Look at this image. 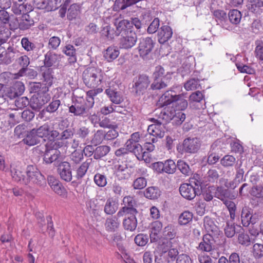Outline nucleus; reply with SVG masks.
Returning a JSON list of instances; mask_svg holds the SVG:
<instances>
[{"instance_id": "1", "label": "nucleus", "mask_w": 263, "mask_h": 263, "mask_svg": "<svg viewBox=\"0 0 263 263\" xmlns=\"http://www.w3.org/2000/svg\"><path fill=\"white\" fill-rule=\"evenodd\" d=\"M102 91V89H91L86 92V101L83 103L78 102L74 103L69 107V111L76 116L85 118L89 114V109H92L94 105V97Z\"/></svg>"}, {"instance_id": "2", "label": "nucleus", "mask_w": 263, "mask_h": 263, "mask_svg": "<svg viewBox=\"0 0 263 263\" xmlns=\"http://www.w3.org/2000/svg\"><path fill=\"white\" fill-rule=\"evenodd\" d=\"M62 143L58 141L47 142L45 145V151L43 155V161L46 164L54 163L55 165L61 162V155L58 148L62 147Z\"/></svg>"}, {"instance_id": "3", "label": "nucleus", "mask_w": 263, "mask_h": 263, "mask_svg": "<svg viewBox=\"0 0 263 263\" xmlns=\"http://www.w3.org/2000/svg\"><path fill=\"white\" fill-rule=\"evenodd\" d=\"M117 29L116 35L121 34V36L119 42L120 48L124 49L132 48L137 41V35L136 31H133V30H127L126 28L120 30L119 28V24L117 25Z\"/></svg>"}, {"instance_id": "4", "label": "nucleus", "mask_w": 263, "mask_h": 263, "mask_svg": "<svg viewBox=\"0 0 263 263\" xmlns=\"http://www.w3.org/2000/svg\"><path fill=\"white\" fill-rule=\"evenodd\" d=\"M101 70L97 67H88L83 72V80L85 84L90 88H96L101 83Z\"/></svg>"}, {"instance_id": "5", "label": "nucleus", "mask_w": 263, "mask_h": 263, "mask_svg": "<svg viewBox=\"0 0 263 263\" xmlns=\"http://www.w3.org/2000/svg\"><path fill=\"white\" fill-rule=\"evenodd\" d=\"M26 178L25 179V185L30 183L42 186L46 184V179L44 175L37 169L36 166L29 165L26 168Z\"/></svg>"}, {"instance_id": "6", "label": "nucleus", "mask_w": 263, "mask_h": 263, "mask_svg": "<svg viewBox=\"0 0 263 263\" xmlns=\"http://www.w3.org/2000/svg\"><path fill=\"white\" fill-rule=\"evenodd\" d=\"M215 240L213 236L210 234H206L203 236L197 249L201 252L209 253L212 258L217 259L219 256V253L215 250Z\"/></svg>"}, {"instance_id": "7", "label": "nucleus", "mask_w": 263, "mask_h": 263, "mask_svg": "<svg viewBox=\"0 0 263 263\" xmlns=\"http://www.w3.org/2000/svg\"><path fill=\"white\" fill-rule=\"evenodd\" d=\"M150 83L148 76L145 74H140L135 77L133 81L131 92L135 96L143 95Z\"/></svg>"}, {"instance_id": "8", "label": "nucleus", "mask_w": 263, "mask_h": 263, "mask_svg": "<svg viewBox=\"0 0 263 263\" xmlns=\"http://www.w3.org/2000/svg\"><path fill=\"white\" fill-rule=\"evenodd\" d=\"M30 13H24L20 17L19 20L15 17L16 23L11 21L9 23L11 29H15L17 28H19L20 30L24 31L28 30L34 26L35 22Z\"/></svg>"}, {"instance_id": "9", "label": "nucleus", "mask_w": 263, "mask_h": 263, "mask_svg": "<svg viewBox=\"0 0 263 263\" xmlns=\"http://www.w3.org/2000/svg\"><path fill=\"white\" fill-rule=\"evenodd\" d=\"M35 130L37 133V136L43 141H46V139L49 140L48 142L55 141V139L59 136V132L52 129L47 123L35 128Z\"/></svg>"}, {"instance_id": "10", "label": "nucleus", "mask_w": 263, "mask_h": 263, "mask_svg": "<svg viewBox=\"0 0 263 263\" xmlns=\"http://www.w3.org/2000/svg\"><path fill=\"white\" fill-rule=\"evenodd\" d=\"M155 44V42L151 37L141 38L138 48L140 57L143 59H147L148 55L152 52Z\"/></svg>"}, {"instance_id": "11", "label": "nucleus", "mask_w": 263, "mask_h": 263, "mask_svg": "<svg viewBox=\"0 0 263 263\" xmlns=\"http://www.w3.org/2000/svg\"><path fill=\"white\" fill-rule=\"evenodd\" d=\"M201 141L196 137L185 138L182 143V152L188 154H195L200 148Z\"/></svg>"}, {"instance_id": "12", "label": "nucleus", "mask_w": 263, "mask_h": 263, "mask_svg": "<svg viewBox=\"0 0 263 263\" xmlns=\"http://www.w3.org/2000/svg\"><path fill=\"white\" fill-rule=\"evenodd\" d=\"M179 192L183 197L189 200L193 199L202 193L201 189L195 188L193 184L188 183L181 184L179 187Z\"/></svg>"}, {"instance_id": "13", "label": "nucleus", "mask_w": 263, "mask_h": 263, "mask_svg": "<svg viewBox=\"0 0 263 263\" xmlns=\"http://www.w3.org/2000/svg\"><path fill=\"white\" fill-rule=\"evenodd\" d=\"M58 167V172L61 179L66 182H70L72 176L69 163L66 161L61 162Z\"/></svg>"}, {"instance_id": "14", "label": "nucleus", "mask_w": 263, "mask_h": 263, "mask_svg": "<svg viewBox=\"0 0 263 263\" xmlns=\"http://www.w3.org/2000/svg\"><path fill=\"white\" fill-rule=\"evenodd\" d=\"M25 165L21 163L17 164L11 170L13 179L16 182L25 183L26 178Z\"/></svg>"}, {"instance_id": "15", "label": "nucleus", "mask_w": 263, "mask_h": 263, "mask_svg": "<svg viewBox=\"0 0 263 263\" xmlns=\"http://www.w3.org/2000/svg\"><path fill=\"white\" fill-rule=\"evenodd\" d=\"M118 24L120 30L126 28L127 30L135 31L134 26L137 30L140 29L142 26V23L138 17L132 18L130 21L123 20L120 21Z\"/></svg>"}, {"instance_id": "16", "label": "nucleus", "mask_w": 263, "mask_h": 263, "mask_svg": "<svg viewBox=\"0 0 263 263\" xmlns=\"http://www.w3.org/2000/svg\"><path fill=\"white\" fill-rule=\"evenodd\" d=\"M173 31L171 27L163 25L158 31V42L160 44H164L172 36Z\"/></svg>"}, {"instance_id": "17", "label": "nucleus", "mask_w": 263, "mask_h": 263, "mask_svg": "<svg viewBox=\"0 0 263 263\" xmlns=\"http://www.w3.org/2000/svg\"><path fill=\"white\" fill-rule=\"evenodd\" d=\"M253 210L249 206H245L242 208L241 213V223L243 227H248L251 223H255L253 218Z\"/></svg>"}, {"instance_id": "18", "label": "nucleus", "mask_w": 263, "mask_h": 263, "mask_svg": "<svg viewBox=\"0 0 263 263\" xmlns=\"http://www.w3.org/2000/svg\"><path fill=\"white\" fill-rule=\"evenodd\" d=\"M12 11L15 15L23 14L24 13L30 12L32 11V6L25 2L12 3Z\"/></svg>"}, {"instance_id": "19", "label": "nucleus", "mask_w": 263, "mask_h": 263, "mask_svg": "<svg viewBox=\"0 0 263 263\" xmlns=\"http://www.w3.org/2000/svg\"><path fill=\"white\" fill-rule=\"evenodd\" d=\"M177 95L172 90L166 91L159 99L158 105L163 107L173 104Z\"/></svg>"}, {"instance_id": "20", "label": "nucleus", "mask_w": 263, "mask_h": 263, "mask_svg": "<svg viewBox=\"0 0 263 263\" xmlns=\"http://www.w3.org/2000/svg\"><path fill=\"white\" fill-rule=\"evenodd\" d=\"M162 228V223L159 221L152 223L149 237L151 242H157L160 239L159 233Z\"/></svg>"}, {"instance_id": "21", "label": "nucleus", "mask_w": 263, "mask_h": 263, "mask_svg": "<svg viewBox=\"0 0 263 263\" xmlns=\"http://www.w3.org/2000/svg\"><path fill=\"white\" fill-rule=\"evenodd\" d=\"M41 140L40 137L37 136V133L34 128L27 132L23 141L25 144L29 146H33L39 144Z\"/></svg>"}, {"instance_id": "22", "label": "nucleus", "mask_w": 263, "mask_h": 263, "mask_svg": "<svg viewBox=\"0 0 263 263\" xmlns=\"http://www.w3.org/2000/svg\"><path fill=\"white\" fill-rule=\"evenodd\" d=\"M117 215L106 218L105 222L106 230L108 232H115L119 228L120 221Z\"/></svg>"}, {"instance_id": "23", "label": "nucleus", "mask_w": 263, "mask_h": 263, "mask_svg": "<svg viewBox=\"0 0 263 263\" xmlns=\"http://www.w3.org/2000/svg\"><path fill=\"white\" fill-rule=\"evenodd\" d=\"M153 120L156 121L157 124H152L148 126L147 128L148 133L159 138L163 137L164 132L160 129L161 123L154 119Z\"/></svg>"}, {"instance_id": "24", "label": "nucleus", "mask_w": 263, "mask_h": 263, "mask_svg": "<svg viewBox=\"0 0 263 263\" xmlns=\"http://www.w3.org/2000/svg\"><path fill=\"white\" fill-rule=\"evenodd\" d=\"M175 112L176 109H173V107L166 106L161 111L159 115V118L161 119L166 123L169 122L173 119Z\"/></svg>"}, {"instance_id": "25", "label": "nucleus", "mask_w": 263, "mask_h": 263, "mask_svg": "<svg viewBox=\"0 0 263 263\" xmlns=\"http://www.w3.org/2000/svg\"><path fill=\"white\" fill-rule=\"evenodd\" d=\"M105 93L114 104H119L123 101V98L121 93L110 88L106 89Z\"/></svg>"}, {"instance_id": "26", "label": "nucleus", "mask_w": 263, "mask_h": 263, "mask_svg": "<svg viewBox=\"0 0 263 263\" xmlns=\"http://www.w3.org/2000/svg\"><path fill=\"white\" fill-rule=\"evenodd\" d=\"M240 231L238 232V242L243 246H249L251 243H253L254 240H252L249 235L247 233L245 232L243 229L241 227H240Z\"/></svg>"}, {"instance_id": "27", "label": "nucleus", "mask_w": 263, "mask_h": 263, "mask_svg": "<svg viewBox=\"0 0 263 263\" xmlns=\"http://www.w3.org/2000/svg\"><path fill=\"white\" fill-rule=\"evenodd\" d=\"M228 17L232 24L236 25L240 23L242 18V14L237 9H232L229 11Z\"/></svg>"}, {"instance_id": "28", "label": "nucleus", "mask_w": 263, "mask_h": 263, "mask_svg": "<svg viewBox=\"0 0 263 263\" xmlns=\"http://www.w3.org/2000/svg\"><path fill=\"white\" fill-rule=\"evenodd\" d=\"M161 195V192L156 186H150L144 191V196L146 198L151 200L158 199Z\"/></svg>"}, {"instance_id": "29", "label": "nucleus", "mask_w": 263, "mask_h": 263, "mask_svg": "<svg viewBox=\"0 0 263 263\" xmlns=\"http://www.w3.org/2000/svg\"><path fill=\"white\" fill-rule=\"evenodd\" d=\"M45 69H43L42 77L43 78V82L44 84L48 86V88L50 87L53 84V77L52 75V69L49 68V67H45Z\"/></svg>"}, {"instance_id": "30", "label": "nucleus", "mask_w": 263, "mask_h": 263, "mask_svg": "<svg viewBox=\"0 0 263 263\" xmlns=\"http://www.w3.org/2000/svg\"><path fill=\"white\" fill-rule=\"evenodd\" d=\"M81 12V6L78 4L71 5L67 10V17L69 21H72L77 18Z\"/></svg>"}, {"instance_id": "31", "label": "nucleus", "mask_w": 263, "mask_h": 263, "mask_svg": "<svg viewBox=\"0 0 263 263\" xmlns=\"http://www.w3.org/2000/svg\"><path fill=\"white\" fill-rule=\"evenodd\" d=\"M124 228L128 231H134L137 226V220L136 217H125L123 221Z\"/></svg>"}, {"instance_id": "32", "label": "nucleus", "mask_w": 263, "mask_h": 263, "mask_svg": "<svg viewBox=\"0 0 263 263\" xmlns=\"http://www.w3.org/2000/svg\"><path fill=\"white\" fill-rule=\"evenodd\" d=\"M110 148L107 145H100L95 148L94 159L100 160L106 156L110 152Z\"/></svg>"}, {"instance_id": "33", "label": "nucleus", "mask_w": 263, "mask_h": 263, "mask_svg": "<svg viewBox=\"0 0 263 263\" xmlns=\"http://www.w3.org/2000/svg\"><path fill=\"white\" fill-rule=\"evenodd\" d=\"M193 214L189 211H185L180 214L178 219V224L185 226L192 221Z\"/></svg>"}, {"instance_id": "34", "label": "nucleus", "mask_w": 263, "mask_h": 263, "mask_svg": "<svg viewBox=\"0 0 263 263\" xmlns=\"http://www.w3.org/2000/svg\"><path fill=\"white\" fill-rule=\"evenodd\" d=\"M248 9L254 13L260 14L263 7V2L261 0H250L247 5Z\"/></svg>"}, {"instance_id": "35", "label": "nucleus", "mask_w": 263, "mask_h": 263, "mask_svg": "<svg viewBox=\"0 0 263 263\" xmlns=\"http://www.w3.org/2000/svg\"><path fill=\"white\" fill-rule=\"evenodd\" d=\"M246 177H249V180L254 185H256L263 181V172L257 173L247 172Z\"/></svg>"}, {"instance_id": "36", "label": "nucleus", "mask_w": 263, "mask_h": 263, "mask_svg": "<svg viewBox=\"0 0 263 263\" xmlns=\"http://www.w3.org/2000/svg\"><path fill=\"white\" fill-rule=\"evenodd\" d=\"M188 103L187 100L180 95H177V97L175 98L173 104V106H174L176 110L179 111L185 109Z\"/></svg>"}, {"instance_id": "37", "label": "nucleus", "mask_w": 263, "mask_h": 263, "mask_svg": "<svg viewBox=\"0 0 263 263\" xmlns=\"http://www.w3.org/2000/svg\"><path fill=\"white\" fill-rule=\"evenodd\" d=\"M44 66H53L59 61V56L52 52L48 51L45 55Z\"/></svg>"}, {"instance_id": "38", "label": "nucleus", "mask_w": 263, "mask_h": 263, "mask_svg": "<svg viewBox=\"0 0 263 263\" xmlns=\"http://www.w3.org/2000/svg\"><path fill=\"white\" fill-rule=\"evenodd\" d=\"M62 51L67 55L70 56L69 58V62L70 64H73L76 62V49L72 45L68 44L64 46Z\"/></svg>"}, {"instance_id": "39", "label": "nucleus", "mask_w": 263, "mask_h": 263, "mask_svg": "<svg viewBox=\"0 0 263 263\" xmlns=\"http://www.w3.org/2000/svg\"><path fill=\"white\" fill-rule=\"evenodd\" d=\"M137 213L138 211L134 207H122L117 213V216L121 217L125 215L126 217H136Z\"/></svg>"}, {"instance_id": "40", "label": "nucleus", "mask_w": 263, "mask_h": 263, "mask_svg": "<svg viewBox=\"0 0 263 263\" xmlns=\"http://www.w3.org/2000/svg\"><path fill=\"white\" fill-rule=\"evenodd\" d=\"M119 54V50L115 47H109L106 49L104 57L108 62H111L116 59Z\"/></svg>"}, {"instance_id": "41", "label": "nucleus", "mask_w": 263, "mask_h": 263, "mask_svg": "<svg viewBox=\"0 0 263 263\" xmlns=\"http://www.w3.org/2000/svg\"><path fill=\"white\" fill-rule=\"evenodd\" d=\"M105 139V132L102 130H98L93 135L90 143L94 146L101 144Z\"/></svg>"}, {"instance_id": "42", "label": "nucleus", "mask_w": 263, "mask_h": 263, "mask_svg": "<svg viewBox=\"0 0 263 263\" xmlns=\"http://www.w3.org/2000/svg\"><path fill=\"white\" fill-rule=\"evenodd\" d=\"M117 203L112 200L109 199L107 200L104 206V212L108 215H112L117 210Z\"/></svg>"}, {"instance_id": "43", "label": "nucleus", "mask_w": 263, "mask_h": 263, "mask_svg": "<svg viewBox=\"0 0 263 263\" xmlns=\"http://www.w3.org/2000/svg\"><path fill=\"white\" fill-rule=\"evenodd\" d=\"M177 168L186 176H189L192 174V171L188 164L182 160H179L176 164Z\"/></svg>"}, {"instance_id": "44", "label": "nucleus", "mask_w": 263, "mask_h": 263, "mask_svg": "<svg viewBox=\"0 0 263 263\" xmlns=\"http://www.w3.org/2000/svg\"><path fill=\"white\" fill-rule=\"evenodd\" d=\"M163 234L167 239H174L176 235V230L175 226L172 224H168L164 228Z\"/></svg>"}, {"instance_id": "45", "label": "nucleus", "mask_w": 263, "mask_h": 263, "mask_svg": "<svg viewBox=\"0 0 263 263\" xmlns=\"http://www.w3.org/2000/svg\"><path fill=\"white\" fill-rule=\"evenodd\" d=\"M176 168V164L173 160L168 159L164 162V173L168 174H173L175 172Z\"/></svg>"}, {"instance_id": "46", "label": "nucleus", "mask_w": 263, "mask_h": 263, "mask_svg": "<svg viewBox=\"0 0 263 263\" xmlns=\"http://www.w3.org/2000/svg\"><path fill=\"white\" fill-rule=\"evenodd\" d=\"M204 227L208 232H215L217 230V227L213 220L209 217L206 216L203 220Z\"/></svg>"}, {"instance_id": "47", "label": "nucleus", "mask_w": 263, "mask_h": 263, "mask_svg": "<svg viewBox=\"0 0 263 263\" xmlns=\"http://www.w3.org/2000/svg\"><path fill=\"white\" fill-rule=\"evenodd\" d=\"M252 254L256 259H260L263 257V243H255L252 248Z\"/></svg>"}, {"instance_id": "48", "label": "nucleus", "mask_w": 263, "mask_h": 263, "mask_svg": "<svg viewBox=\"0 0 263 263\" xmlns=\"http://www.w3.org/2000/svg\"><path fill=\"white\" fill-rule=\"evenodd\" d=\"M90 160H87L85 162H83L77 170L76 177L79 179H81L85 175L89 164L90 163Z\"/></svg>"}, {"instance_id": "49", "label": "nucleus", "mask_w": 263, "mask_h": 263, "mask_svg": "<svg viewBox=\"0 0 263 263\" xmlns=\"http://www.w3.org/2000/svg\"><path fill=\"white\" fill-rule=\"evenodd\" d=\"M147 185V180L144 177H138L133 183V187L135 190H141Z\"/></svg>"}, {"instance_id": "50", "label": "nucleus", "mask_w": 263, "mask_h": 263, "mask_svg": "<svg viewBox=\"0 0 263 263\" xmlns=\"http://www.w3.org/2000/svg\"><path fill=\"white\" fill-rule=\"evenodd\" d=\"M116 26L117 25H116ZM117 29L116 28V30L115 31L112 28L111 29L110 26L107 25L103 27L101 30V34L102 35H103L108 39H112L114 38L115 36H117L116 35Z\"/></svg>"}, {"instance_id": "51", "label": "nucleus", "mask_w": 263, "mask_h": 263, "mask_svg": "<svg viewBox=\"0 0 263 263\" xmlns=\"http://www.w3.org/2000/svg\"><path fill=\"white\" fill-rule=\"evenodd\" d=\"M93 180L96 184L99 187H104L107 184V178L105 175L97 173L93 177Z\"/></svg>"}, {"instance_id": "52", "label": "nucleus", "mask_w": 263, "mask_h": 263, "mask_svg": "<svg viewBox=\"0 0 263 263\" xmlns=\"http://www.w3.org/2000/svg\"><path fill=\"white\" fill-rule=\"evenodd\" d=\"M40 98L41 97H39L37 95L31 98L29 101L30 105L33 109L35 110L40 109L44 105Z\"/></svg>"}, {"instance_id": "53", "label": "nucleus", "mask_w": 263, "mask_h": 263, "mask_svg": "<svg viewBox=\"0 0 263 263\" xmlns=\"http://www.w3.org/2000/svg\"><path fill=\"white\" fill-rule=\"evenodd\" d=\"M217 191L216 197L223 202L224 200H228L227 198H230L231 196V192L228 189L218 187Z\"/></svg>"}, {"instance_id": "54", "label": "nucleus", "mask_w": 263, "mask_h": 263, "mask_svg": "<svg viewBox=\"0 0 263 263\" xmlns=\"http://www.w3.org/2000/svg\"><path fill=\"white\" fill-rule=\"evenodd\" d=\"M236 159L232 155H226L221 160V164L226 167L232 166L235 163Z\"/></svg>"}, {"instance_id": "55", "label": "nucleus", "mask_w": 263, "mask_h": 263, "mask_svg": "<svg viewBox=\"0 0 263 263\" xmlns=\"http://www.w3.org/2000/svg\"><path fill=\"white\" fill-rule=\"evenodd\" d=\"M21 44L24 49L27 51H35L36 49L35 44L30 41L27 37L22 38Z\"/></svg>"}, {"instance_id": "56", "label": "nucleus", "mask_w": 263, "mask_h": 263, "mask_svg": "<svg viewBox=\"0 0 263 263\" xmlns=\"http://www.w3.org/2000/svg\"><path fill=\"white\" fill-rule=\"evenodd\" d=\"M200 86L199 80L196 79H191L184 84V88L187 91L198 89Z\"/></svg>"}, {"instance_id": "57", "label": "nucleus", "mask_w": 263, "mask_h": 263, "mask_svg": "<svg viewBox=\"0 0 263 263\" xmlns=\"http://www.w3.org/2000/svg\"><path fill=\"white\" fill-rule=\"evenodd\" d=\"M31 89L34 92L39 93L40 92H48L49 88L44 83H33L31 86Z\"/></svg>"}, {"instance_id": "58", "label": "nucleus", "mask_w": 263, "mask_h": 263, "mask_svg": "<svg viewBox=\"0 0 263 263\" xmlns=\"http://www.w3.org/2000/svg\"><path fill=\"white\" fill-rule=\"evenodd\" d=\"M224 231V234L227 237H233L236 233V228L234 223L227 222Z\"/></svg>"}, {"instance_id": "59", "label": "nucleus", "mask_w": 263, "mask_h": 263, "mask_svg": "<svg viewBox=\"0 0 263 263\" xmlns=\"http://www.w3.org/2000/svg\"><path fill=\"white\" fill-rule=\"evenodd\" d=\"M250 194L256 198H263V181L261 185H254L250 192Z\"/></svg>"}, {"instance_id": "60", "label": "nucleus", "mask_w": 263, "mask_h": 263, "mask_svg": "<svg viewBox=\"0 0 263 263\" xmlns=\"http://www.w3.org/2000/svg\"><path fill=\"white\" fill-rule=\"evenodd\" d=\"M172 120H173V123L177 125L181 124L185 119V115L181 111L176 110Z\"/></svg>"}, {"instance_id": "61", "label": "nucleus", "mask_w": 263, "mask_h": 263, "mask_svg": "<svg viewBox=\"0 0 263 263\" xmlns=\"http://www.w3.org/2000/svg\"><path fill=\"white\" fill-rule=\"evenodd\" d=\"M70 158L73 163H80L83 159V154L82 152L75 150L70 155Z\"/></svg>"}, {"instance_id": "62", "label": "nucleus", "mask_w": 263, "mask_h": 263, "mask_svg": "<svg viewBox=\"0 0 263 263\" xmlns=\"http://www.w3.org/2000/svg\"><path fill=\"white\" fill-rule=\"evenodd\" d=\"M90 134V129L86 126H83L77 129L76 135L82 139H85L88 137Z\"/></svg>"}, {"instance_id": "63", "label": "nucleus", "mask_w": 263, "mask_h": 263, "mask_svg": "<svg viewBox=\"0 0 263 263\" xmlns=\"http://www.w3.org/2000/svg\"><path fill=\"white\" fill-rule=\"evenodd\" d=\"M60 105L61 101L60 100H53L46 107V111L49 113L55 112L58 110Z\"/></svg>"}, {"instance_id": "64", "label": "nucleus", "mask_w": 263, "mask_h": 263, "mask_svg": "<svg viewBox=\"0 0 263 263\" xmlns=\"http://www.w3.org/2000/svg\"><path fill=\"white\" fill-rule=\"evenodd\" d=\"M219 177L218 172L215 169L209 170L205 176L206 180L211 182H214L217 181Z\"/></svg>"}]
</instances>
